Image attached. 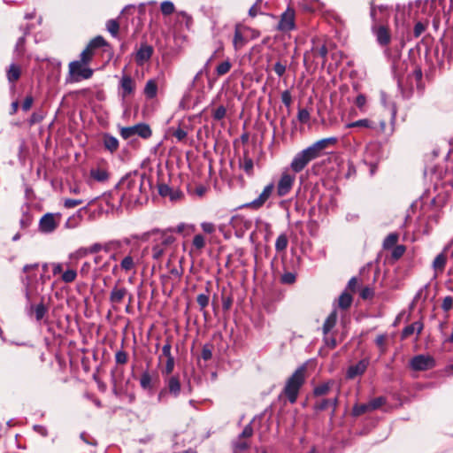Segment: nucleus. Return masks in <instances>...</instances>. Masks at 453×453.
I'll use <instances>...</instances> for the list:
<instances>
[{
  "label": "nucleus",
  "mask_w": 453,
  "mask_h": 453,
  "mask_svg": "<svg viewBox=\"0 0 453 453\" xmlns=\"http://www.w3.org/2000/svg\"><path fill=\"white\" fill-rule=\"evenodd\" d=\"M193 245L197 249L201 250L205 245V240L204 237L202 234H196L195 235L193 239Z\"/></svg>",
  "instance_id": "nucleus-58"
},
{
  "label": "nucleus",
  "mask_w": 453,
  "mask_h": 453,
  "mask_svg": "<svg viewBox=\"0 0 453 453\" xmlns=\"http://www.w3.org/2000/svg\"><path fill=\"white\" fill-rule=\"evenodd\" d=\"M281 101L286 106H289L292 102V96L288 90H285L281 93Z\"/></svg>",
  "instance_id": "nucleus-64"
},
{
  "label": "nucleus",
  "mask_w": 453,
  "mask_h": 453,
  "mask_svg": "<svg viewBox=\"0 0 453 453\" xmlns=\"http://www.w3.org/2000/svg\"><path fill=\"white\" fill-rule=\"evenodd\" d=\"M424 325L421 321H415L405 326L402 332V338H407L416 333L418 335L422 332Z\"/></svg>",
  "instance_id": "nucleus-25"
},
{
  "label": "nucleus",
  "mask_w": 453,
  "mask_h": 453,
  "mask_svg": "<svg viewBox=\"0 0 453 453\" xmlns=\"http://www.w3.org/2000/svg\"><path fill=\"white\" fill-rule=\"evenodd\" d=\"M426 23L418 21L414 26L413 34L416 38L419 37L426 29Z\"/></svg>",
  "instance_id": "nucleus-54"
},
{
  "label": "nucleus",
  "mask_w": 453,
  "mask_h": 453,
  "mask_svg": "<svg viewBox=\"0 0 453 453\" xmlns=\"http://www.w3.org/2000/svg\"><path fill=\"white\" fill-rule=\"evenodd\" d=\"M369 365V359L364 358L358 361L357 364L350 365L346 372V378L352 380L357 376L362 375Z\"/></svg>",
  "instance_id": "nucleus-18"
},
{
  "label": "nucleus",
  "mask_w": 453,
  "mask_h": 453,
  "mask_svg": "<svg viewBox=\"0 0 453 453\" xmlns=\"http://www.w3.org/2000/svg\"><path fill=\"white\" fill-rule=\"evenodd\" d=\"M153 54V48L146 43L142 44L135 55V61L139 65H142L150 60Z\"/></svg>",
  "instance_id": "nucleus-19"
},
{
  "label": "nucleus",
  "mask_w": 453,
  "mask_h": 453,
  "mask_svg": "<svg viewBox=\"0 0 453 453\" xmlns=\"http://www.w3.org/2000/svg\"><path fill=\"white\" fill-rule=\"evenodd\" d=\"M128 295V290L127 288L120 286L119 281H118L112 288L110 296L109 301L111 303L112 309L117 311L118 305L120 304L126 296Z\"/></svg>",
  "instance_id": "nucleus-15"
},
{
  "label": "nucleus",
  "mask_w": 453,
  "mask_h": 453,
  "mask_svg": "<svg viewBox=\"0 0 453 453\" xmlns=\"http://www.w3.org/2000/svg\"><path fill=\"white\" fill-rule=\"evenodd\" d=\"M103 251L109 253L111 251H114L119 250L121 247V242L119 240H111L102 243Z\"/></svg>",
  "instance_id": "nucleus-37"
},
{
  "label": "nucleus",
  "mask_w": 453,
  "mask_h": 453,
  "mask_svg": "<svg viewBox=\"0 0 453 453\" xmlns=\"http://www.w3.org/2000/svg\"><path fill=\"white\" fill-rule=\"evenodd\" d=\"M119 87L122 89V97L131 95L134 91V81L128 75H123L119 81Z\"/></svg>",
  "instance_id": "nucleus-21"
},
{
  "label": "nucleus",
  "mask_w": 453,
  "mask_h": 453,
  "mask_svg": "<svg viewBox=\"0 0 453 453\" xmlns=\"http://www.w3.org/2000/svg\"><path fill=\"white\" fill-rule=\"evenodd\" d=\"M337 141L338 139L334 136L323 138L321 140L315 142L308 148L311 150V151L314 154L316 157H319L322 154V151L324 150L327 149L328 147L335 145L337 143Z\"/></svg>",
  "instance_id": "nucleus-17"
},
{
  "label": "nucleus",
  "mask_w": 453,
  "mask_h": 453,
  "mask_svg": "<svg viewBox=\"0 0 453 453\" xmlns=\"http://www.w3.org/2000/svg\"><path fill=\"white\" fill-rule=\"evenodd\" d=\"M288 244V239L286 234H280L275 241V250L278 252L284 251Z\"/></svg>",
  "instance_id": "nucleus-35"
},
{
  "label": "nucleus",
  "mask_w": 453,
  "mask_h": 453,
  "mask_svg": "<svg viewBox=\"0 0 453 453\" xmlns=\"http://www.w3.org/2000/svg\"><path fill=\"white\" fill-rule=\"evenodd\" d=\"M253 435V427L251 423L248 424L238 435V437L233 441V453H249L250 446V438Z\"/></svg>",
  "instance_id": "nucleus-9"
},
{
  "label": "nucleus",
  "mask_w": 453,
  "mask_h": 453,
  "mask_svg": "<svg viewBox=\"0 0 453 453\" xmlns=\"http://www.w3.org/2000/svg\"><path fill=\"white\" fill-rule=\"evenodd\" d=\"M287 69V65L278 61L274 64L273 70L279 77L283 76Z\"/></svg>",
  "instance_id": "nucleus-59"
},
{
  "label": "nucleus",
  "mask_w": 453,
  "mask_h": 453,
  "mask_svg": "<svg viewBox=\"0 0 453 453\" xmlns=\"http://www.w3.org/2000/svg\"><path fill=\"white\" fill-rule=\"evenodd\" d=\"M160 9H161V12H162V13L164 15H170L175 10L173 3L171 2V1H164V2H162L161 5H160Z\"/></svg>",
  "instance_id": "nucleus-45"
},
{
  "label": "nucleus",
  "mask_w": 453,
  "mask_h": 453,
  "mask_svg": "<svg viewBox=\"0 0 453 453\" xmlns=\"http://www.w3.org/2000/svg\"><path fill=\"white\" fill-rule=\"evenodd\" d=\"M410 365L414 371H426L434 367L435 361L429 355H417L411 359Z\"/></svg>",
  "instance_id": "nucleus-14"
},
{
  "label": "nucleus",
  "mask_w": 453,
  "mask_h": 453,
  "mask_svg": "<svg viewBox=\"0 0 453 453\" xmlns=\"http://www.w3.org/2000/svg\"><path fill=\"white\" fill-rule=\"evenodd\" d=\"M277 28L282 32H289L296 28L295 11L288 8L280 16Z\"/></svg>",
  "instance_id": "nucleus-16"
},
{
  "label": "nucleus",
  "mask_w": 453,
  "mask_h": 453,
  "mask_svg": "<svg viewBox=\"0 0 453 453\" xmlns=\"http://www.w3.org/2000/svg\"><path fill=\"white\" fill-rule=\"evenodd\" d=\"M210 297L208 293L199 294L196 297V302L200 306V310L203 311L209 304Z\"/></svg>",
  "instance_id": "nucleus-47"
},
{
  "label": "nucleus",
  "mask_w": 453,
  "mask_h": 453,
  "mask_svg": "<svg viewBox=\"0 0 453 453\" xmlns=\"http://www.w3.org/2000/svg\"><path fill=\"white\" fill-rule=\"evenodd\" d=\"M367 411H371V409H370V406H369V403H362V404H356L354 407H353V414L355 416H359V415H362Z\"/></svg>",
  "instance_id": "nucleus-50"
},
{
  "label": "nucleus",
  "mask_w": 453,
  "mask_h": 453,
  "mask_svg": "<svg viewBox=\"0 0 453 453\" xmlns=\"http://www.w3.org/2000/svg\"><path fill=\"white\" fill-rule=\"evenodd\" d=\"M119 134L125 140H127L134 135H137L142 139H148L151 136L152 131L148 124L138 123L131 127H120Z\"/></svg>",
  "instance_id": "nucleus-8"
},
{
  "label": "nucleus",
  "mask_w": 453,
  "mask_h": 453,
  "mask_svg": "<svg viewBox=\"0 0 453 453\" xmlns=\"http://www.w3.org/2000/svg\"><path fill=\"white\" fill-rule=\"evenodd\" d=\"M240 167L247 173L251 174L253 173V160L248 156L244 155L240 161Z\"/></svg>",
  "instance_id": "nucleus-33"
},
{
  "label": "nucleus",
  "mask_w": 453,
  "mask_h": 453,
  "mask_svg": "<svg viewBox=\"0 0 453 453\" xmlns=\"http://www.w3.org/2000/svg\"><path fill=\"white\" fill-rule=\"evenodd\" d=\"M362 128V129H375L377 128L376 123L370 119H362L345 125V128Z\"/></svg>",
  "instance_id": "nucleus-22"
},
{
  "label": "nucleus",
  "mask_w": 453,
  "mask_h": 453,
  "mask_svg": "<svg viewBox=\"0 0 453 453\" xmlns=\"http://www.w3.org/2000/svg\"><path fill=\"white\" fill-rule=\"evenodd\" d=\"M231 67H232V64L230 63L229 60L223 61L222 63L218 65V66L216 67V73L219 76L225 75L226 73H227L230 71Z\"/></svg>",
  "instance_id": "nucleus-43"
},
{
  "label": "nucleus",
  "mask_w": 453,
  "mask_h": 453,
  "mask_svg": "<svg viewBox=\"0 0 453 453\" xmlns=\"http://www.w3.org/2000/svg\"><path fill=\"white\" fill-rule=\"evenodd\" d=\"M115 361L117 364L124 365L127 362V354L123 349H119L115 353Z\"/></svg>",
  "instance_id": "nucleus-55"
},
{
  "label": "nucleus",
  "mask_w": 453,
  "mask_h": 453,
  "mask_svg": "<svg viewBox=\"0 0 453 453\" xmlns=\"http://www.w3.org/2000/svg\"><path fill=\"white\" fill-rule=\"evenodd\" d=\"M274 189V183L273 181L268 183L267 185L265 186L264 189L259 194V196L253 201L247 203L246 206L253 210H258L262 208L265 205V203L269 200V198L273 196Z\"/></svg>",
  "instance_id": "nucleus-13"
},
{
  "label": "nucleus",
  "mask_w": 453,
  "mask_h": 453,
  "mask_svg": "<svg viewBox=\"0 0 453 453\" xmlns=\"http://www.w3.org/2000/svg\"><path fill=\"white\" fill-rule=\"evenodd\" d=\"M28 33L27 30L25 31L24 35H27ZM25 35L19 37L16 42V45H15V53L18 55V56H21L24 54L25 52Z\"/></svg>",
  "instance_id": "nucleus-46"
},
{
  "label": "nucleus",
  "mask_w": 453,
  "mask_h": 453,
  "mask_svg": "<svg viewBox=\"0 0 453 453\" xmlns=\"http://www.w3.org/2000/svg\"><path fill=\"white\" fill-rule=\"evenodd\" d=\"M136 264L137 263L135 262L134 258L132 256L127 255L120 261L119 267L122 271L127 273L134 270L136 266Z\"/></svg>",
  "instance_id": "nucleus-28"
},
{
  "label": "nucleus",
  "mask_w": 453,
  "mask_h": 453,
  "mask_svg": "<svg viewBox=\"0 0 453 453\" xmlns=\"http://www.w3.org/2000/svg\"><path fill=\"white\" fill-rule=\"evenodd\" d=\"M165 387L162 388L158 395L157 400L160 403L165 402L168 395L178 397L181 391V385L178 375H171L165 379Z\"/></svg>",
  "instance_id": "nucleus-7"
},
{
  "label": "nucleus",
  "mask_w": 453,
  "mask_h": 453,
  "mask_svg": "<svg viewBox=\"0 0 453 453\" xmlns=\"http://www.w3.org/2000/svg\"><path fill=\"white\" fill-rule=\"evenodd\" d=\"M398 241V235L395 233L389 234L383 242V248L388 250L394 248Z\"/></svg>",
  "instance_id": "nucleus-40"
},
{
  "label": "nucleus",
  "mask_w": 453,
  "mask_h": 453,
  "mask_svg": "<svg viewBox=\"0 0 453 453\" xmlns=\"http://www.w3.org/2000/svg\"><path fill=\"white\" fill-rule=\"evenodd\" d=\"M93 70L86 64L72 61L68 65V75L65 78L66 83H77L82 80H88L92 77Z\"/></svg>",
  "instance_id": "nucleus-5"
},
{
  "label": "nucleus",
  "mask_w": 453,
  "mask_h": 453,
  "mask_svg": "<svg viewBox=\"0 0 453 453\" xmlns=\"http://www.w3.org/2000/svg\"><path fill=\"white\" fill-rule=\"evenodd\" d=\"M226 107L224 105H219L213 111L212 117L215 120H221L226 117Z\"/></svg>",
  "instance_id": "nucleus-51"
},
{
  "label": "nucleus",
  "mask_w": 453,
  "mask_h": 453,
  "mask_svg": "<svg viewBox=\"0 0 453 453\" xmlns=\"http://www.w3.org/2000/svg\"><path fill=\"white\" fill-rule=\"evenodd\" d=\"M91 177L97 181H105L109 178V173L103 168H96L90 171Z\"/></svg>",
  "instance_id": "nucleus-31"
},
{
  "label": "nucleus",
  "mask_w": 453,
  "mask_h": 453,
  "mask_svg": "<svg viewBox=\"0 0 453 453\" xmlns=\"http://www.w3.org/2000/svg\"><path fill=\"white\" fill-rule=\"evenodd\" d=\"M331 385H332L331 382H326V383L317 386L314 388V394L316 395H326L328 393V391L330 390Z\"/></svg>",
  "instance_id": "nucleus-48"
},
{
  "label": "nucleus",
  "mask_w": 453,
  "mask_h": 453,
  "mask_svg": "<svg viewBox=\"0 0 453 453\" xmlns=\"http://www.w3.org/2000/svg\"><path fill=\"white\" fill-rule=\"evenodd\" d=\"M368 403L371 411H373L383 405L385 403V399L383 397H377L371 400Z\"/></svg>",
  "instance_id": "nucleus-57"
},
{
  "label": "nucleus",
  "mask_w": 453,
  "mask_h": 453,
  "mask_svg": "<svg viewBox=\"0 0 453 453\" xmlns=\"http://www.w3.org/2000/svg\"><path fill=\"white\" fill-rule=\"evenodd\" d=\"M453 307V297L450 296L443 298L441 308L444 311H449Z\"/></svg>",
  "instance_id": "nucleus-62"
},
{
  "label": "nucleus",
  "mask_w": 453,
  "mask_h": 453,
  "mask_svg": "<svg viewBox=\"0 0 453 453\" xmlns=\"http://www.w3.org/2000/svg\"><path fill=\"white\" fill-rule=\"evenodd\" d=\"M144 95L147 98L152 99L157 96V84L155 80H149L144 87Z\"/></svg>",
  "instance_id": "nucleus-27"
},
{
  "label": "nucleus",
  "mask_w": 453,
  "mask_h": 453,
  "mask_svg": "<svg viewBox=\"0 0 453 453\" xmlns=\"http://www.w3.org/2000/svg\"><path fill=\"white\" fill-rule=\"evenodd\" d=\"M60 220V213L48 212L40 219L38 229L42 234H51L59 226Z\"/></svg>",
  "instance_id": "nucleus-11"
},
{
  "label": "nucleus",
  "mask_w": 453,
  "mask_h": 453,
  "mask_svg": "<svg viewBox=\"0 0 453 453\" xmlns=\"http://www.w3.org/2000/svg\"><path fill=\"white\" fill-rule=\"evenodd\" d=\"M370 16L372 19V35L381 49H388L392 40V35L388 25V12L387 7L372 4Z\"/></svg>",
  "instance_id": "nucleus-2"
},
{
  "label": "nucleus",
  "mask_w": 453,
  "mask_h": 453,
  "mask_svg": "<svg viewBox=\"0 0 453 453\" xmlns=\"http://www.w3.org/2000/svg\"><path fill=\"white\" fill-rule=\"evenodd\" d=\"M296 280V275L292 273H284L281 276V281L286 284H292Z\"/></svg>",
  "instance_id": "nucleus-63"
},
{
  "label": "nucleus",
  "mask_w": 453,
  "mask_h": 453,
  "mask_svg": "<svg viewBox=\"0 0 453 453\" xmlns=\"http://www.w3.org/2000/svg\"><path fill=\"white\" fill-rule=\"evenodd\" d=\"M174 369V357L166 358L165 365L162 370L163 375H170Z\"/></svg>",
  "instance_id": "nucleus-52"
},
{
  "label": "nucleus",
  "mask_w": 453,
  "mask_h": 453,
  "mask_svg": "<svg viewBox=\"0 0 453 453\" xmlns=\"http://www.w3.org/2000/svg\"><path fill=\"white\" fill-rule=\"evenodd\" d=\"M116 188L122 201L128 203H142L147 199L150 183L144 173L135 171L126 174L116 185Z\"/></svg>",
  "instance_id": "nucleus-1"
},
{
  "label": "nucleus",
  "mask_w": 453,
  "mask_h": 453,
  "mask_svg": "<svg viewBox=\"0 0 453 453\" xmlns=\"http://www.w3.org/2000/svg\"><path fill=\"white\" fill-rule=\"evenodd\" d=\"M305 371V365L299 366L286 382L284 394L291 403L296 402L299 390L304 383Z\"/></svg>",
  "instance_id": "nucleus-4"
},
{
  "label": "nucleus",
  "mask_w": 453,
  "mask_h": 453,
  "mask_svg": "<svg viewBox=\"0 0 453 453\" xmlns=\"http://www.w3.org/2000/svg\"><path fill=\"white\" fill-rule=\"evenodd\" d=\"M431 7L440 9L433 19V27L437 30L442 20L448 21L453 7V0H432Z\"/></svg>",
  "instance_id": "nucleus-6"
},
{
  "label": "nucleus",
  "mask_w": 453,
  "mask_h": 453,
  "mask_svg": "<svg viewBox=\"0 0 453 453\" xmlns=\"http://www.w3.org/2000/svg\"><path fill=\"white\" fill-rule=\"evenodd\" d=\"M377 150L376 144H369L366 146L364 162L370 165L371 174H373L376 169L377 157H372L373 153Z\"/></svg>",
  "instance_id": "nucleus-20"
},
{
  "label": "nucleus",
  "mask_w": 453,
  "mask_h": 453,
  "mask_svg": "<svg viewBox=\"0 0 453 453\" xmlns=\"http://www.w3.org/2000/svg\"><path fill=\"white\" fill-rule=\"evenodd\" d=\"M337 321V311L334 309L326 319L322 330L324 335H327V334L334 327Z\"/></svg>",
  "instance_id": "nucleus-26"
},
{
  "label": "nucleus",
  "mask_w": 453,
  "mask_h": 453,
  "mask_svg": "<svg viewBox=\"0 0 453 453\" xmlns=\"http://www.w3.org/2000/svg\"><path fill=\"white\" fill-rule=\"evenodd\" d=\"M92 56H93V50L88 46H87L81 53L80 59L77 61L82 62L83 64H86L88 65V64L90 63V61L92 59Z\"/></svg>",
  "instance_id": "nucleus-41"
},
{
  "label": "nucleus",
  "mask_w": 453,
  "mask_h": 453,
  "mask_svg": "<svg viewBox=\"0 0 453 453\" xmlns=\"http://www.w3.org/2000/svg\"><path fill=\"white\" fill-rule=\"evenodd\" d=\"M158 193L161 196H169L172 201H175L181 196L180 191L173 189L166 184L158 186Z\"/></svg>",
  "instance_id": "nucleus-24"
},
{
  "label": "nucleus",
  "mask_w": 453,
  "mask_h": 453,
  "mask_svg": "<svg viewBox=\"0 0 453 453\" xmlns=\"http://www.w3.org/2000/svg\"><path fill=\"white\" fill-rule=\"evenodd\" d=\"M77 271L74 269L67 268L61 274V280L65 283H72L76 280Z\"/></svg>",
  "instance_id": "nucleus-36"
},
{
  "label": "nucleus",
  "mask_w": 453,
  "mask_h": 453,
  "mask_svg": "<svg viewBox=\"0 0 453 453\" xmlns=\"http://www.w3.org/2000/svg\"><path fill=\"white\" fill-rule=\"evenodd\" d=\"M352 303V296L350 294L344 291L342 293V295L339 296L338 299V305L340 308L346 310L348 309Z\"/></svg>",
  "instance_id": "nucleus-34"
},
{
  "label": "nucleus",
  "mask_w": 453,
  "mask_h": 453,
  "mask_svg": "<svg viewBox=\"0 0 453 453\" xmlns=\"http://www.w3.org/2000/svg\"><path fill=\"white\" fill-rule=\"evenodd\" d=\"M337 404V398L334 399H323L321 402L318 403L316 405V409L319 411L326 410L328 406L332 405L334 410L335 409Z\"/></svg>",
  "instance_id": "nucleus-44"
},
{
  "label": "nucleus",
  "mask_w": 453,
  "mask_h": 453,
  "mask_svg": "<svg viewBox=\"0 0 453 453\" xmlns=\"http://www.w3.org/2000/svg\"><path fill=\"white\" fill-rule=\"evenodd\" d=\"M83 203V200L81 199H71L67 198L64 201V205L65 208H74Z\"/></svg>",
  "instance_id": "nucleus-61"
},
{
  "label": "nucleus",
  "mask_w": 453,
  "mask_h": 453,
  "mask_svg": "<svg viewBox=\"0 0 453 453\" xmlns=\"http://www.w3.org/2000/svg\"><path fill=\"white\" fill-rule=\"evenodd\" d=\"M103 144L111 153L117 151L119 145L118 139L108 133L103 134Z\"/></svg>",
  "instance_id": "nucleus-23"
},
{
  "label": "nucleus",
  "mask_w": 453,
  "mask_h": 453,
  "mask_svg": "<svg viewBox=\"0 0 453 453\" xmlns=\"http://www.w3.org/2000/svg\"><path fill=\"white\" fill-rule=\"evenodd\" d=\"M315 158L317 157L307 147L304 150L298 152L297 154H296V156L293 157L291 161L290 168L295 173H300L307 166V165L311 161H312Z\"/></svg>",
  "instance_id": "nucleus-10"
},
{
  "label": "nucleus",
  "mask_w": 453,
  "mask_h": 453,
  "mask_svg": "<svg viewBox=\"0 0 453 453\" xmlns=\"http://www.w3.org/2000/svg\"><path fill=\"white\" fill-rule=\"evenodd\" d=\"M20 68L19 65L15 64H12L9 66V69L7 71V80L10 83H14L17 81L20 77Z\"/></svg>",
  "instance_id": "nucleus-29"
},
{
  "label": "nucleus",
  "mask_w": 453,
  "mask_h": 453,
  "mask_svg": "<svg viewBox=\"0 0 453 453\" xmlns=\"http://www.w3.org/2000/svg\"><path fill=\"white\" fill-rule=\"evenodd\" d=\"M246 43V40L242 35V33L236 29L234 32V39H233V44L235 50H240L242 48Z\"/></svg>",
  "instance_id": "nucleus-38"
},
{
  "label": "nucleus",
  "mask_w": 453,
  "mask_h": 453,
  "mask_svg": "<svg viewBox=\"0 0 453 453\" xmlns=\"http://www.w3.org/2000/svg\"><path fill=\"white\" fill-rule=\"evenodd\" d=\"M447 262V257L444 253L438 254L434 262L433 268L435 272H442Z\"/></svg>",
  "instance_id": "nucleus-32"
},
{
  "label": "nucleus",
  "mask_w": 453,
  "mask_h": 453,
  "mask_svg": "<svg viewBox=\"0 0 453 453\" xmlns=\"http://www.w3.org/2000/svg\"><path fill=\"white\" fill-rule=\"evenodd\" d=\"M297 119L301 123H307L310 119V112L307 109H300L297 113Z\"/></svg>",
  "instance_id": "nucleus-56"
},
{
  "label": "nucleus",
  "mask_w": 453,
  "mask_h": 453,
  "mask_svg": "<svg viewBox=\"0 0 453 453\" xmlns=\"http://www.w3.org/2000/svg\"><path fill=\"white\" fill-rule=\"evenodd\" d=\"M30 309L34 310L35 319L37 321H40L41 319H42V318L45 316V314L47 312V309L42 303H40L39 304H37L35 307L33 305H31Z\"/></svg>",
  "instance_id": "nucleus-39"
},
{
  "label": "nucleus",
  "mask_w": 453,
  "mask_h": 453,
  "mask_svg": "<svg viewBox=\"0 0 453 453\" xmlns=\"http://www.w3.org/2000/svg\"><path fill=\"white\" fill-rule=\"evenodd\" d=\"M104 45H106V41L102 36L98 35L92 39L88 46L93 50L94 49L100 48Z\"/></svg>",
  "instance_id": "nucleus-49"
},
{
  "label": "nucleus",
  "mask_w": 453,
  "mask_h": 453,
  "mask_svg": "<svg viewBox=\"0 0 453 453\" xmlns=\"http://www.w3.org/2000/svg\"><path fill=\"white\" fill-rule=\"evenodd\" d=\"M152 236H156L154 241L157 242L152 246L151 257L155 260H159L165 254V247L171 245L174 241V237L167 235L165 232L157 228L143 233L139 239L141 241H149Z\"/></svg>",
  "instance_id": "nucleus-3"
},
{
  "label": "nucleus",
  "mask_w": 453,
  "mask_h": 453,
  "mask_svg": "<svg viewBox=\"0 0 453 453\" xmlns=\"http://www.w3.org/2000/svg\"><path fill=\"white\" fill-rule=\"evenodd\" d=\"M106 28L107 31L113 36L118 37L119 30V25L117 20L115 19H110L106 23Z\"/></svg>",
  "instance_id": "nucleus-42"
},
{
  "label": "nucleus",
  "mask_w": 453,
  "mask_h": 453,
  "mask_svg": "<svg viewBox=\"0 0 453 453\" xmlns=\"http://www.w3.org/2000/svg\"><path fill=\"white\" fill-rule=\"evenodd\" d=\"M296 180V175L289 173L288 170L284 171L278 181L276 192L278 196L282 197L287 196L292 189Z\"/></svg>",
  "instance_id": "nucleus-12"
},
{
  "label": "nucleus",
  "mask_w": 453,
  "mask_h": 453,
  "mask_svg": "<svg viewBox=\"0 0 453 453\" xmlns=\"http://www.w3.org/2000/svg\"><path fill=\"white\" fill-rule=\"evenodd\" d=\"M140 385L141 388L144 390H151L152 386V378L150 374L149 371H145L141 374L140 377Z\"/></svg>",
  "instance_id": "nucleus-30"
},
{
  "label": "nucleus",
  "mask_w": 453,
  "mask_h": 453,
  "mask_svg": "<svg viewBox=\"0 0 453 453\" xmlns=\"http://www.w3.org/2000/svg\"><path fill=\"white\" fill-rule=\"evenodd\" d=\"M311 50L314 57H320L321 58L325 59L327 56V49L325 45L320 47L314 46Z\"/></svg>",
  "instance_id": "nucleus-53"
},
{
  "label": "nucleus",
  "mask_w": 453,
  "mask_h": 453,
  "mask_svg": "<svg viewBox=\"0 0 453 453\" xmlns=\"http://www.w3.org/2000/svg\"><path fill=\"white\" fill-rule=\"evenodd\" d=\"M405 252V247L403 245L395 246L392 250V257L395 259L400 258Z\"/></svg>",
  "instance_id": "nucleus-60"
}]
</instances>
